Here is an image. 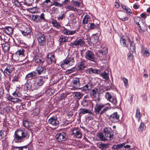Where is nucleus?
Segmentation results:
<instances>
[{
    "label": "nucleus",
    "mask_w": 150,
    "mask_h": 150,
    "mask_svg": "<svg viewBox=\"0 0 150 150\" xmlns=\"http://www.w3.org/2000/svg\"><path fill=\"white\" fill-rule=\"evenodd\" d=\"M141 114L140 112L139 109L138 108H137L136 110V112L135 115V117L138 119V121L139 122L140 119L141 117Z\"/></svg>",
    "instance_id": "a19ab883"
},
{
    "label": "nucleus",
    "mask_w": 150,
    "mask_h": 150,
    "mask_svg": "<svg viewBox=\"0 0 150 150\" xmlns=\"http://www.w3.org/2000/svg\"><path fill=\"white\" fill-rule=\"evenodd\" d=\"M22 146H16L12 145L11 146V150H22Z\"/></svg>",
    "instance_id": "8fccbe9b"
},
{
    "label": "nucleus",
    "mask_w": 150,
    "mask_h": 150,
    "mask_svg": "<svg viewBox=\"0 0 150 150\" xmlns=\"http://www.w3.org/2000/svg\"><path fill=\"white\" fill-rule=\"evenodd\" d=\"M80 129L78 128H74L72 129V135L77 138H80L82 136Z\"/></svg>",
    "instance_id": "dca6fc26"
},
{
    "label": "nucleus",
    "mask_w": 150,
    "mask_h": 150,
    "mask_svg": "<svg viewBox=\"0 0 150 150\" xmlns=\"http://www.w3.org/2000/svg\"><path fill=\"white\" fill-rule=\"evenodd\" d=\"M72 82L74 88H71L72 90H75L79 88V87L80 86L79 78H75L73 81Z\"/></svg>",
    "instance_id": "2eb2a0df"
},
{
    "label": "nucleus",
    "mask_w": 150,
    "mask_h": 150,
    "mask_svg": "<svg viewBox=\"0 0 150 150\" xmlns=\"http://www.w3.org/2000/svg\"><path fill=\"white\" fill-rule=\"evenodd\" d=\"M100 72V70L97 69H94L92 68L89 69L88 72L90 74L94 73L95 74H99Z\"/></svg>",
    "instance_id": "473e14b6"
},
{
    "label": "nucleus",
    "mask_w": 150,
    "mask_h": 150,
    "mask_svg": "<svg viewBox=\"0 0 150 150\" xmlns=\"http://www.w3.org/2000/svg\"><path fill=\"white\" fill-rule=\"evenodd\" d=\"M100 76L104 79L107 80L109 79L108 74L105 71H104L101 73Z\"/></svg>",
    "instance_id": "c03bdc74"
},
{
    "label": "nucleus",
    "mask_w": 150,
    "mask_h": 150,
    "mask_svg": "<svg viewBox=\"0 0 150 150\" xmlns=\"http://www.w3.org/2000/svg\"><path fill=\"white\" fill-rule=\"evenodd\" d=\"M141 53L146 57H148L150 54L149 50L144 46H142L141 47Z\"/></svg>",
    "instance_id": "bb28decb"
},
{
    "label": "nucleus",
    "mask_w": 150,
    "mask_h": 150,
    "mask_svg": "<svg viewBox=\"0 0 150 150\" xmlns=\"http://www.w3.org/2000/svg\"><path fill=\"white\" fill-rule=\"evenodd\" d=\"M97 136L101 141H105L108 140V139L103 134V133L100 132L98 133Z\"/></svg>",
    "instance_id": "cd10ccee"
},
{
    "label": "nucleus",
    "mask_w": 150,
    "mask_h": 150,
    "mask_svg": "<svg viewBox=\"0 0 150 150\" xmlns=\"http://www.w3.org/2000/svg\"><path fill=\"white\" fill-rule=\"evenodd\" d=\"M57 141L58 142L64 141L67 139L66 133L64 132L57 133L55 136Z\"/></svg>",
    "instance_id": "9d476101"
},
{
    "label": "nucleus",
    "mask_w": 150,
    "mask_h": 150,
    "mask_svg": "<svg viewBox=\"0 0 150 150\" xmlns=\"http://www.w3.org/2000/svg\"><path fill=\"white\" fill-rule=\"evenodd\" d=\"M73 115V113L72 112H68L67 114L66 119L67 121L69 122V123H71L72 122L74 119L72 117Z\"/></svg>",
    "instance_id": "4be33fe9"
},
{
    "label": "nucleus",
    "mask_w": 150,
    "mask_h": 150,
    "mask_svg": "<svg viewBox=\"0 0 150 150\" xmlns=\"http://www.w3.org/2000/svg\"><path fill=\"white\" fill-rule=\"evenodd\" d=\"M112 99V100L110 101L113 103L114 105H116L117 103V99L115 97H114Z\"/></svg>",
    "instance_id": "13d9d810"
},
{
    "label": "nucleus",
    "mask_w": 150,
    "mask_h": 150,
    "mask_svg": "<svg viewBox=\"0 0 150 150\" xmlns=\"http://www.w3.org/2000/svg\"><path fill=\"white\" fill-rule=\"evenodd\" d=\"M35 80V81L34 86H31V88L33 89H37L38 87L42 86L44 83L43 77L42 76L36 77Z\"/></svg>",
    "instance_id": "20e7f679"
},
{
    "label": "nucleus",
    "mask_w": 150,
    "mask_h": 150,
    "mask_svg": "<svg viewBox=\"0 0 150 150\" xmlns=\"http://www.w3.org/2000/svg\"><path fill=\"white\" fill-rule=\"evenodd\" d=\"M52 5H55L59 7H61L63 6V4H60L57 1H54L53 2Z\"/></svg>",
    "instance_id": "5fc2aeb1"
},
{
    "label": "nucleus",
    "mask_w": 150,
    "mask_h": 150,
    "mask_svg": "<svg viewBox=\"0 0 150 150\" xmlns=\"http://www.w3.org/2000/svg\"><path fill=\"white\" fill-rule=\"evenodd\" d=\"M122 80L123 81L125 86L126 87L128 85V81L127 79L125 77H123Z\"/></svg>",
    "instance_id": "338daca9"
},
{
    "label": "nucleus",
    "mask_w": 150,
    "mask_h": 150,
    "mask_svg": "<svg viewBox=\"0 0 150 150\" xmlns=\"http://www.w3.org/2000/svg\"><path fill=\"white\" fill-rule=\"evenodd\" d=\"M2 47L4 51L8 52L10 49L9 45L7 43H3L1 44Z\"/></svg>",
    "instance_id": "7c9ffc66"
},
{
    "label": "nucleus",
    "mask_w": 150,
    "mask_h": 150,
    "mask_svg": "<svg viewBox=\"0 0 150 150\" xmlns=\"http://www.w3.org/2000/svg\"><path fill=\"white\" fill-rule=\"evenodd\" d=\"M67 8L68 9V10H71L74 11H77V9L75 8L73 6H68L67 7Z\"/></svg>",
    "instance_id": "bf43d9fd"
},
{
    "label": "nucleus",
    "mask_w": 150,
    "mask_h": 150,
    "mask_svg": "<svg viewBox=\"0 0 150 150\" xmlns=\"http://www.w3.org/2000/svg\"><path fill=\"white\" fill-rule=\"evenodd\" d=\"M91 18L88 16H86L83 18L82 22L84 24H87L90 20Z\"/></svg>",
    "instance_id": "e433bc0d"
},
{
    "label": "nucleus",
    "mask_w": 150,
    "mask_h": 150,
    "mask_svg": "<svg viewBox=\"0 0 150 150\" xmlns=\"http://www.w3.org/2000/svg\"><path fill=\"white\" fill-rule=\"evenodd\" d=\"M37 75V73L33 71L28 73L25 76V79L27 81V82L29 80H31L34 79H35Z\"/></svg>",
    "instance_id": "ddd939ff"
},
{
    "label": "nucleus",
    "mask_w": 150,
    "mask_h": 150,
    "mask_svg": "<svg viewBox=\"0 0 150 150\" xmlns=\"http://www.w3.org/2000/svg\"><path fill=\"white\" fill-rule=\"evenodd\" d=\"M48 33H52L53 34L56 35L57 34V32L53 29L52 28H51L50 30L48 31Z\"/></svg>",
    "instance_id": "052dcab7"
},
{
    "label": "nucleus",
    "mask_w": 150,
    "mask_h": 150,
    "mask_svg": "<svg viewBox=\"0 0 150 150\" xmlns=\"http://www.w3.org/2000/svg\"><path fill=\"white\" fill-rule=\"evenodd\" d=\"M40 108H35L33 110V114L34 115H37L40 113Z\"/></svg>",
    "instance_id": "a18cd8bd"
},
{
    "label": "nucleus",
    "mask_w": 150,
    "mask_h": 150,
    "mask_svg": "<svg viewBox=\"0 0 150 150\" xmlns=\"http://www.w3.org/2000/svg\"><path fill=\"white\" fill-rule=\"evenodd\" d=\"M90 96L93 99V100L96 102L94 112L96 115H98L100 113V115H103L110 109V105L109 103L104 104L100 102V95L98 93V89L97 88H94L91 91Z\"/></svg>",
    "instance_id": "f257e3e1"
},
{
    "label": "nucleus",
    "mask_w": 150,
    "mask_h": 150,
    "mask_svg": "<svg viewBox=\"0 0 150 150\" xmlns=\"http://www.w3.org/2000/svg\"><path fill=\"white\" fill-rule=\"evenodd\" d=\"M144 125L143 123L141 122L138 129V131L140 132L142 131L144 128Z\"/></svg>",
    "instance_id": "603ef678"
},
{
    "label": "nucleus",
    "mask_w": 150,
    "mask_h": 150,
    "mask_svg": "<svg viewBox=\"0 0 150 150\" xmlns=\"http://www.w3.org/2000/svg\"><path fill=\"white\" fill-rule=\"evenodd\" d=\"M87 113L92 114L91 110L85 108L80 109L79 112V115H80L81 114H85Z\"/></svg>",
    "instance_id": "393cba45"
},
{
    "label": "nucleus",
    "mask_w": 150,
    "mask_h": 150,
    "mask_svg": "<svg viewBox=\"0 0 150 150\" xmlns=\"http://www.w3.org/2000/svg\"><path fill=\"white\" fill-rule=\"evenodd\" d=\"M19 81V77L18 75H15L13 76V78L12 80L13 83H15L16 82Z\"/></svg>",
    "instance_id": "864d4df0"
},
{
    "label": "nucleus",
    "mask_w": 150,
    "mask_h": 150,
    "mask_svg": "<svg viewBox=\"0 0 150 150\" xmlns=\"http://www.w3.org/2000/svg\"><path fill=\"white\" fill-rule=\"evenodd\" d=\"M94 53L90 50H88L85 53V57L86 59L91 61H94Z\"/></svg>",
    "instance_id": "4468645a"
},
{
    "label": "nucleus",
    "mask_w": 150,
    "mask_h": 150,
    "mask_svg": "<svg viewBox=\"0 0 150 150\" xmlns=\"http://www.w3.org/2000/svg\"><path fill=\"white\" fill-rule=\"evenodd\" d=\"M4 31L8 35L12 34L13 31V29L10 26L6 27L4 28Z\"/></svg>",
    "instance_id": "c85d7f7f"
},
{
    "label": "nucleus",
    "mask_w": 150,
    "mask_h": 150,
    "mask_svg": "<svg viewBox=\"0 0 150 150\" xmlns=\"http://www.w3.org/2000/svg\"><path fill=\"white\" fill-rule=\"evenodd\" d=\"M120 42L121 44L124 47H127L128 46V43L126 42V40L123 37L120 38Z\"/></svg>",
    "instance_id": "4c0bfd02"
},
{
    "label": "nucleus",
    "mask_w": 150,
    "mask_h": 150,
    "mask_svg": "<svg viewBox=\"0 0 150 150\" xmlns=\"http://www.w3.org/2000/svg\"><path fill=\"white\" fill-rule=\"evenodd\" d=\"M14 140L16 143L21 142L24 139H28L29 137L28 132L25 129H18L14 134Z\"/></svg>",
    "instance_id": "f03ea898"
},
{
    "label": "nucleus",
    "mask_w": 150,
    "mask_h": 150,
    "mask_svg": "<svg viewBox=\"0 0 150 150\" xmlns=\"http://www.w3.org/2000/svg\"><path fill=\"white\" fill-rule=\"evenodd\" d=\"M22 33L24 36L27 35H30L31 33V30L28 28H26L23 31H22Z\"/></svg>",
    "instance_id": "72a5a7b5"
},
{
    "label": "nucleus",
    "mask_w": 150,
    "mask_h": 150,
    "mask_svg": "<svg viewBox=\"0 0 150 150\" xmlns=\"http://www.w3.org/2000/svg\"><path fill=\"white\" fill-rule=\"evenodd\" d=\"M23 125L25 128L27 129H28L29 127V122L26 120H25L23 122Z\"/></svg>",
    "instance_id": "09e8293b"
},
{
    "label": "nucleus",
    "mask_w": 150,
    "mask_h": 150,
    "mask_svg": "<svg viewBox=\"0 0 150 150\" xmlns=\"http://www.w3.org/2000/svg\"><path fill=\"white\" fill-rule=\"evenodd\" d=\"M85 42L82 39H76L74 41L71 43V45L76 48H79L84 46Z\"/></svg>",
    "instance_id": "0eeeda50"
},
{
    "label": "nucleus",
    "mask_w": 150,
    "mask_h": 150,
    "mask_svg": "<svg viewBox=\"0 0 150 150\" xmlns=\"http://www.w3.org/2000/svg\"><path fill=\"white\" fill-rule=\"evenodd\" d=\"M99 38L97 36H94L91 38V42L93 44H96L98 41Z\"/></svg>",
    "instance_id": "58836bf2"
},
{
    "label": "nucleus",
    "mask_w": 150,
    "mask_h": 150,
    "mask_svg": "<svg viewBox=\"0 0 150 150\" xmlns=\"http://www.w3.org/2000/svg\"><path fill=\"white\" fill-rule=\"evenodd\" d=\"M24 50L23 49L18 50L15 53L17 56L22 57L24 56Z\"/></svg>",
    "instance_id": "c756f323"
},
{
    "label": "nucleus",
    "mask_w": 150,
    "mask_h": 150,
    "mask_svg": "<svg viewBox=\"0 0 150 150\" xmlns=\"http://www.w3.org/2000/svg\"><path fill=\"white\" fill-rule=\"evenodd\" d=\"M86 67L83 61L81 60L79 63L77 67V70L79 71H82Z\"/></svg>",
    "instance_id": "5701e85b"
},
{
    "label": "nucleus",
    "mask_w": 150,
    "mask_h": 150,
    "mask_svg": "<svg viewBox=\"0 0 150 150\" xmlns=\"http://www.w3.org/2000/svg\"><path fill=\"white\" fill-rule=\"evenodd\" d=\"M134 20L138 25H139V24H140L141 21H143V20L139 17H134Z\"/></svg>",
    "instance_id": "79ce46f5"
},
{
    "label": "nucleus",
    "mask_w": 150,
    "mask_h": 150,
    "mask_svg": "<svg viewBox=\"0 0 150 150\" xmlns=\"http://www.w3.org/2000/svg\"><path fill=\"white\" fill-rule=\"evenodd\" d=\"M52 23L53 26L56 27L58 29L59 28L61 27V26L59 22H58L55 19H53L52 20Z\"/></svg>",
    "instance_id": "2f4dec72"
},
{
    "label": "nucleus",
    "mask_w": 150,
    "mask_h": 150,
    "mask_svg": "<svg viewBox=\"0 0 150 150\" xmlns=\"http://www.w3.org/2000/svg\"><path fill=\"white\" fill-rule=\"evenodd\" d=\"M105 97L107 100L109 101L111 100L114 97H112L111 94L108 92H106L105 94Z\"/></svg>",
    "instance_id": "ea45409f"
},
{
    "label": "nucleus",
    "mask_w": 150,
    "mask_h": 150,
    "mask_svg": "<svg viewBox=\"0 0 150 150\" xmlns=\"http://www.w3.org/2000/svg\"><path fill=\"white\" fill-rule=\"evenodd\" d=\"M36 71H37V73H38V75H40L45 73L46 68L44 66L42 65H40L37 68Z\"/></svg>",
    "instance_id": "6ab92c4d"
},
{
    "label": "nucleus",
    "mask_w": 150,
    "mask_h": 150,
    "mask_svg": "<svg viewBox=\"0 0 150 150\" xmlns=\"http://www.w3.org/2000/svg\"><path fill=\"white\" fill-rule=\"evenodd\" d=\"M73 37H70L65 36L61 35L60 36L59 39V41L60 42V44L61 43L69 42L72 40Z\"/></svg>",
    "instance_id": "f3484780"
},
{
    "label": "nucleus",
    "mask_w": 150,
    "mask_h": 150,
    "mask_svg": "<svg viewBox=\"0 0 150 150\" xmlns=\"http://www.w3.org/2000/svg\"><path fill=\"white\" fill-rule=\"evenodd\" d=\"M107 52V50L99 51V55L101 57H104L106 55Z\"/></svg>",
    "instance_id": "de8ad7c7"
},
{
    "label": "nucleus",
    "mask_w": 150,
    "mask_h": 150,
    "mask_svg": "<svg viewBox=\"0 0 150 150\" xmlns=\"http://www.w3.org/2000/svg\"><path fill=\"white\" fill-rule=\"evenodd\" d=\"M96 25L94 23H90L89 28L90 29L92 30L95 28H96Z\"/></svg>",
    "instance_id": "0e129e2a"
},
{
    "label": "nucleus",
    "mask_w": 150,
    "mask_h": 150,
    "mask_svg": "<svg viewBox=\"0 0 150 150\" xmlns=\"http://www.w3.org/2000/svg\"><path fill=\"white\" fill-rule=\"evenodd\" d=\"M54 0H45L43 2V4L44 5H47L49 3H51V5H52V2H54Z\"/></svg>",
    "instance_id": "6e6d98bb"
},
{
    "label": "nucleus",
    "mask_w": 150,
    "mask_h": 150,
    "mask_svg": "<svg viewBox=\"0 0 150 150\" xmlns=\"http://www.w3.org/2000/svg\"><path fill=\"white\" fill-rule=\"evenodd\" d=\"M56 60L57 59L54 54L50 53L47 56L46 61L47 64L48 65L55 64Z\"/></svg>",
    "instance_id": "6e6552de"
},
{
    "label": "nucleus",
    "mask_w": 150,
    "mask_h": 150,
    "mask_svg": "<svg viewBox=\"0 0 150 150\" xmlns=\"http://www.w3.org/2000/svg\"><path fill=\"white\" fill-rule=\"evenodd\" d=\"M74 63V60L73 57H69L63 60L60 64V66L62 68L65 67V65L71 66Z\"/></svg>",
    "instance_id": "39448f33"
},
{
    "label": "nucleus",
    "mask_w": 150,
    "mask_h": 150,
    "mask_svg": "<svg viewBox=\"0 0 150 150\" xmlns=\"http://www.w3.org/2000/svg\"><path fill=\"white\" fill-rule=\"evenodd\" d=\"M120 115L117 112L111 115L109 117L110 121L112 123H117L120 121Z\"/></svg>",
    "instance_id": "1a4fd4ad"
},
{
    "label": "nucleus",
    "mask_w": 150,
    "mask_h": 150,
    "mask_svg": "<svg viewBox=\"0 0 150 150\" xmlns=\"http://www.w3.org/2000/svg\"><path fill=\"white\" fill-rule=\"evenodd\" d=\"M73 4L75 6H77L78 7H79L81 4L80 2L76 1H73Z\"/></svg>",
    "instance_id": "774afa93"
},
{
    "label": "nucleus",
    "mask_w": 150,
    "mask_h": 150,
    "mask_svg": "<svg viewBox=\"0 0 150 150\" xmlns=\"http://www.w3.org/2000/svg\"><path fill=\"white\" fill-rule=\"evenodd\" d=\"M4 94V90L3 88L1 86L0 87V98H2Z\"/></svg>",
    "instance_id": "69168bd1"
},
{
    "label": "nucleus",
    "mask_w": 150,
    "mask_h": 150,
    "mask_svg": "<svg viewBox=\"0 0 150 150\" xmlns=\"http://www.w3.org/2000/svg\"><path fill=\"white\" fill-rule=\"evenodd\" d=\"M93 84L91 81H89L87 83L83 86L82 88L83 91L91 90L93 87Z\"/></svg>",
    "instance_id": "412c9836"
},
{
    "label": "nucleus",
    "mask_w": 150,
    "mask_h": 150,
    "mask_svg": "<svg viewBox=\"0 0 150 150\" xmlns=\"http://www.w3.org/2000/svg\"><path fill=\"white\" fill-rule=\"evenodd\" d=\"M7 134L6 132L4 130H0V139L4 138Z\"/></svg>",
    "instance_id": "37998d69"
},
{
    "label": "nucleus",
    "mask_w": 150,
    "mask_h": 150,
    "mask_svg": "<svg viewBox=\"0 0 150 150\" xmlns=\"http://www.w3.org/2000/svg\"><path fill=\"white\" fill-rule=\"evenodd\" d=\"M24 3L27 6H31L33 3L34 0H24Z\"/></svg>",
    "instance_id": "49530a36"
},
{
    "label": "nucleus",
    "mask_w": 150,
    "mask_h": 150,
    "mask_svg": "<svg viewBox=\"0 0 150 150\" xmlns=\"http://www.w3.org/2000/svg\"><path fill=\"white\" fill-rule=\"evenodd\" d=\"M83 94L79 92H75L74 93V97L76 99H79L83 96Z\"/></svg>",
    "instance_id": "f704fd0d"
},
{
    "label": "nucleus",
    "mask_w": 150,
    "mask_h": 150,
    "mask_svg": "<svg viewBox=\"0 0 150 150\" xmlns=\"http://www.w3.org/2000/svg\"><path fill=\"white\" fill-rule=\"evenodd\" d=\"M66 96L67 94L66 93H63L61 94L59 97V99L60 100H62Z\"/></svg>",
    "instance_id": "e2e57ef3"
},
{
    "label": "nucleus",
    "mask_w": 150,
    "mask_h": 150,
    "mask_svg": "<svg viewBox=\"0 0 150 150\" xmlns=\"http://www.w3.org/2000/svg\"><path fill=\"white\" fill-rule=\"evenodd\" d=\"M48 123L54 126H58L59 124V121L57 117L56 116H53L50 118L48 121Z\"/></svg>",
    "instance_id": "f8f14e48"
},
{
    "label": "nucleus",
    "mask_w": 150,
    "mask_h": 150,
    "mask_svg": "<svg viewBox=\"0 0 150 150\" xmlns=\"http://www.w3.org/2000/svg\"><path fill=\"white\" fill-rule=\"evenodd\" d=\"M98 147L102 150L106 149L109 147V144H108L103 143L100 142L97 144Z\"/></svg>",
    "instance_id": "b1692460"
},
{
    "label": "nucleus",
    "mask_w": 150,
    "mask_h": 150,
    "mask_svg": "<svg viewBox=\"0 0 150 150\" xmlns=\"http://www.w3.org/2000/svg\"><path fill=\"white\" fill-rule=\"evenodd\" d=\"M14 69V67L13 65H8L4 70V74H6L8 75H9Z\"/></svg>",
    "instance_id": "a211bd4d"
},
{
    "label": "nucleus",
    "mask_w": 150,
    "mask_h": 150,
    "mask_svg": "<svg viewBox=\"0 0 150 150\" xmlns=\"http://www.w3.org/2000/svg\"><path fill=\"white\" fill-rule=\"evenodd\" d=\"M138 26L140 29L143 31H146L147 30L148 26L144 20L140 22V23Z\"/></svg>",
    "instance_id": "aec40b11"
},
{
    "label": "nucleus",
    "mask_w": 150,
    "mask_h": 150,
    "mask_svg": "<svg viewBox=\"0 0 150 150\" xmlns=\"http://www.w3.org/2000/svg\"><path fill=\"white\" fill-rule=\"evenodd\" d=\"M45 14L42 13L40 16L38 15H34L33 16V18L34 21L36 23H39L42 21H46V19L45 17Z\"/></svg>",
    "instance_id": "9b49d317"
},
{
    "label": "nucleus",
    "mask_w": 150,
    "mask_h": 150,
    "mask_svg": "<svg viewBox=\"0 0 150 150\" xmlns=\"http://www.w3.org/2000/svg\"><path fill=\"white\" fill-rule=\"evenodd\" d=\"M65 15L64 13H62L60 14L59 16L57 17L58 20H62L63 18H64L65 17Z\"/></svg>",
    "instance_id": "680f3d73"
},
{
    "label": "nucleus",
    "mask_w": 150,
    "mask_h": 150,
    "mask_svg": "<svg viewBox=\"0 0 150 150\" xmlns=\"http://www.w3.org/2000/svg\"><path fill=\"white\" fill-rule=\"evenodd\" d=\"M89 103V101L87 100H83L81 102V105L83 107H86L88 105Z\"/></svg>",
    "instance_id": "3c124183"
},
{
    "label": "nucleus",
    "mask_w": 150,
    "mask_h": 150,
    "mask_svg": "<svg viewBox=\"0 0 150 150\" xmlns=\"http://www.w3.org/2000/svg\"><path fill=\"white\" fill-rule=\"evenodd\" d=\"M130 49L132 52H135L136 47L134 42L132 41L130 43Z\"/></svg>",
    "instance_id": "c9c22d12"
},
{
    "label": "nucleus",
    "mask_w": 150,
    "mask_h": 150,
    "mask_svg": "<svg viewBox=\"0 0 150 150\" xmlns=\"http://www.w3.org/2000/svg\"><path fill=\"white\" fill-rule=\"evenodd\" d=\"M104 136L108 139V140L111 141L113 139V132L112 129L109 127H106L103 129Z\"/></svg>",
    "instance_id": "423d86ee"
},
{
    "label": "nucleus",
    "mask_w": 150,
    "mask_h": 150,
    "mask_svg": "<svg viewBox=\"0 0 150 150\" xmlns=\"http://www.w3.org/2000/svg\"><path fill=\"white\" fill-rule=\"evenodd\" d=\"M123 14H122L121 15H120L119 16V19L122 21H125L127 20L128 19V18L126 16H123Z\"/></svg>",
    "instance_id": "4d7b16f0"
},
{
    "label": "nucleus",
    "mask_w": 150,
    "mask_h": 150,
    "mask_svg": "<svg viewBox=\"0 0 150 150\" xmlns=\"http://www.w3.org/2000/svg\"><path fill=\"white\" fill-rule=\"evenodd\" d=\"M35 63L38 64L40 65H43L44 62H45V60L41 57L39 58L35 57Z\"/></svg>",
    "instance_id": "a878e982"
},
{
    "label": "nucleus",
    "mask_w": 150,
    "mask_h": 150,
    "mask_svg": "<svg viewBox=\"0 0 150 150\" xmlns=\"http://www.w3.org/2000/svg\"><path fill=\"white\" fill-rule=\"evenodd\" d=\"M36 37L40 46H44L46 44V38L44 34L41 32L37 33Z\"/></svg>",
    "instance_id": "7ed1b4c3"
}]
</instances>
